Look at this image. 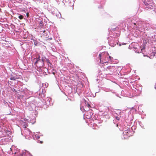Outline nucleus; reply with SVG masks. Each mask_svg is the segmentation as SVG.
<instances>
[{"instance_id":"nucleus-12","label":"nucleus","mask_w":156,"mask_h":156,"mask_svg":"<svg viewBox=\"0 0 156 156\" xmlns=\"http://www.w3.org/2000/svg\"><path fill=\"white\" fill-rule=\"evenodd\" d=\"M115 29L116 28H113V29H112V30L113 31H115Z\"/></svg>"},{"instance_id":"nucleus-5","label":"nucleus","mask_w":156,"mask_h":156,"mask_svg":"<svg viewBox=\"0 0 156 156\" xmlns=\"http://www.w3.org/2000/svg\"><path fill=\"white\" fill-rule=\"evenodd\" d=\"M46 62L48 63V65L50 66H51V64L50 63V61L49 59H46Z\"/></svg>"},{"instance_id":"nucleus-14","label":"nucleus","mask_w":156,"mask_h":156,"mask_svg":"<svg viewBox=\"0 0 156 156\" xmlns=\"http://www.w3.org/2000/svg\"><path fill=\"white\" fill-rule=\"evenodd\" d=\"M87 106H88V107L89 108V107H90V105L89 104H87Z\"/></svg>"},{"instance_id":"nucleus-8","label":"nucleus","mask_w":156,"mask_h":156,"mask_svg":"<svg viewBox=\"0 0 156 156\" xmlns=\"http://www.w3.org/2000/svg\"><path fill=\"white\" fill-rule=\"evenodd\" d=\"M11 80H15L16 79L14 77H12L10 78Z\"/></svg>"},{"instance_id":"nucleus-22","label":"nucleus","mask_w":156,"mask_h":156,"mask_svg":"<svg viewBox=\"0 0 156 156\" xmlns=\"http://www.w3.org/2000/svg\"><path fill=\"white\" fill-rule=\"evenodd\" d=\"M120 46H121V44H119Z\"/></svg>"},{"instance_id":"nucleus-9","label":"nucleus","mask_w":156,"mask_h":156,"mask_svg":"<svg viewBox=\"0 0 156 156\" xmlns=\"http://www.w3.org/2000/svg\"><path fill=\"white\" fill-rule=\"evenodd\" d=\"M101 53L99 54V56L100 57V61H101Z\"/></svg>"},{"instance_id":"nucleus-4","label":"nucleus","mask_w":156,"mask_h":156,"mask_svg":"<svg viewBox=\"0 0 156 156\" xmlns=\"http://www.w3.org/2000/svg\"><path fill=\"white\" fill-rule=\"evenodd\" d=\"M39 26L40 27H42L43 25V21H40L39 22Z\"/></svg>"},{"instance_id":"nucleus-2","label":"nucleus","mask_w":156,"mask_h":156,"mask_svg":"<svg viewBox=\"0 0 156 156\" xmlns=\"http://www.w3.org/2000/svg\"><path fill=\"white\" fill-rule=\"evenodd\" d=\"M40 58V56H39L38 58L36 59V61L35 62V64L37 65V66L41 67L44 66V62L45 59L42 58L41 59Z\"/></svg>"},{"instance_id":"nucleus-18","label":"nucleus","mask_w":156,"mask_h":156,"mask_svg":"<svg viewBox=\"0 0 156 156\" xmlns=\"http://www.w3.org/2000/svg\"><path fill=\"white\" fill-rule=\"evenodd\" d=\"M34 44H35V45H37V44H35V42H34Z\"/></svg>"},{"instance_id":"nucleus-1","label":"nucleus","mask_w":156,"mask_h":156,"mask_svg":"<svg viewBox=\"0 0 156 156\" xmlns=\"http://www.w3.org/2000/svg\"><path fill=\"white\" fill-rule=\"evenodd\" d=\"M144 3L146 6V8L149 9H153L155 6V4L152 0H147L144 1Z\"/></svg>"},{"instance_id":"nucleus-15","label":"nucleus","mask_w":156,"mask_h":156,"mask_svg":"<svg viewBox=\"0 0 156 156\" xmlns=\"http://www.w3.org/2000/svg\"><path fill=\"white\" fill-rule=\"evenodd\" d=\"M43 142L42 141H40V143L41 144H42L43 143Z\"/></svg>"},{"instance_id":"nucleus-11","label":"nucleus","mask_w":156,"mask_h":156,"mask_svg":"<svg viewBox=\"0 0 156 156\" xmlns=\"http://www.w3.org/2000/svg\"><path fill=\"white\" fill-rule=\"evenodd\" d=\"M126 43H122V45H126Z\"/></svg>"},{"instance_id":"nucleus-13","label":"nucleus","mask_w":156,"mask_h":156,"mask_svg":"<svg viewBox=\"0 0 156 156\" xmlns=\"http://www.w3.org/2000/svg\"><path fill=\"white\" fill-rule=\"evenodd\" d=\"M27 17L28 16H29V13H27Z\"/></svg>"},{"instance_id":"nucleus-16","label":"nucleus","mask_w":156,"mask_h":156,"mask_svg":"<svg viewBox=\"0 0 156 156\" xmlns=\"http://www.w3.org/2000/svg\"><path fill=\"white\" fill-rule=\"evenodd\" d=\"M133 24H134L135 26H136V23H133Z\"/></svg>"},{"instance_id":"nucleus-10","label":"nucleus","mask_w":156,"mask_h":156,"mask_svg":"<svg viewBox=\"0 0 156 156\" xmlns=\"http://www.w3.org/2000/svg\"><path fill=\"white\" fill-rule=\"evenodd\" d=\"M109 58L110 60H112L113 58L112 57L110 56H109Z\"/></svg>"},{"instance_id":"nucleus-17","label":"nucleus","mask_w":156,"mask_h":156,"mask_svg":"<svg viewBox=\"0 0 156 156\" xmlns=\"http://www.w3.org/2000/svg\"><path fill=\"white\" fill-rule=\"evenodd\" d=\"M104 63H108V62H103Z\"/></svg>"},{"instance_id":"nucleus-19","label":"nucleus","mask_w":156,"mask_h":156,"mask_svg":"<svg viewBox=\"0 0 156 156\" xmlns=\"http://www.w3.org/2000/svg\"><path fill=\"white\" fill-rule=\"evenodd\" d=\"M24 128H26V126H25L24 127Z\"/></svg>"},{"instance_id":"nucleus-3","label":"nucleus","mask_w":156,"mask_h":156,"mask_svg":"<svg viewBox=\"0 0 156 156\" xmlns=\"http://www.w3.org/2000/svg\"><path fill=\"white\" fill-rule=\"evenodd\" d=\"M115 70V68L114 66H110L107 67L105 69L107 71L106 73L108 74H112Z\"/></svg>"},{"instance_id":"nucleus-7","label":"nucleus","mask_w":156,"mask_h":156,"mask_svg":"<svg viewBox=\"0 0 156 156\" xmlns=\"http://www.w3.org/2000/svg\"><path fill=\"white\" fill-rule=\"evenodd\" d=\"M18 17L20 20H22L23 19V15H20Z\"/></svg>"},{"instance_id":"nucleus-6","label":"nucleus","mask_w":156,"mask_h":156,"mask_svg":"<svg viewBox=\"0 0 156 156\" xmlns=\"http://www.w3.org/2000/svg\"><path fill=\"white\" fill-rule=\"evenodd\" d=\"M133 28L134 29H136L137 30H138L139 29V27H137L136 26H134L133 27Z\"/></svg>"},{"instance_id":"nucleus-21","label":"nucleus","mask_w":156,"mask_h":156,"mask_svg":"<svg viewBox=\"0 0 156 156\" xmlns=\"http://www.w3.org/2000/svg\"><path fill=\"white\" fill-rule=\"evenodd\" d=\"M37 138H39V137L38 136V137H37Z\"/></svg>"},{"instance_id":"nucleus-20","label":"nucleus","mask_w":156,"mask_h":156,"mask_svg":"<svg viewBox=\"0 0 156 156\" xmlns=\"http://www.w3.org/2000/svg\"><path fill=\"white\" fill-rule=\"evenodd\" d=\"M139 25L138 23H137V24L136 25Z\"/></svg>"}]
</instances>
